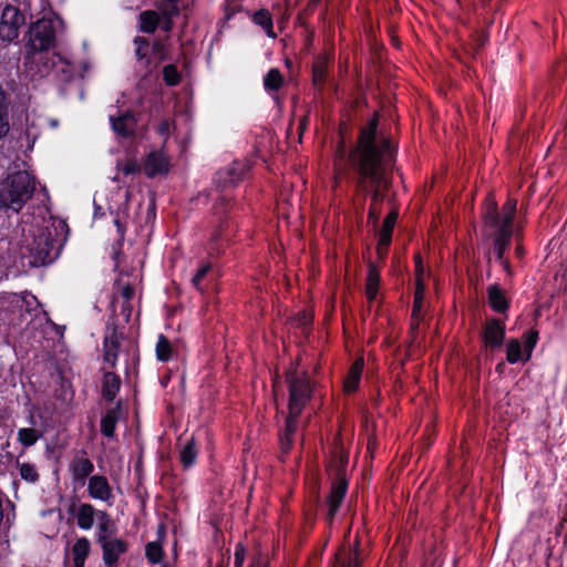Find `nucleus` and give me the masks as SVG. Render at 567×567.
Returning a JSON list of instances; mask_svg holds the SVG:
<instances>
[{"instance_id":"obj_18","label":"nucleus","mask_w":567,"mask_h":567,"mask_svg":"<svg viewBox=\"0 0 567 567\" xmlns=\"http://www.w3.org/2000/svg\"><path fill=\"white\" fill-rule=\"evenodd\" d=\"M95 540L100 545L106 540L116 538V525L106 512H99Z\"/></svg>"},{"instance_id":"obj_29","label":"nucleus","mask_w":567,"mask_h":567,"mask_svg":"<svg viewBox=\"0 0 567 567\" xmlns=\"http://www.w3.org/2000/svg\"><path fill=\"white\" fill-rule=\"evenodd\" d=\"M285 79L278 69H270L264 76L266 91H278L284 85Z\"/></svg>"},{"instance_id":"obj_57","label":"nucleus","mask_w":567,"mask_h":567,"mask_svg":"<svg viewBox=\"0 0 567 567\" xmlns=\"http://www.w3.org/2000/svg\"><path fill=\"white\" fill-rule=\"evenodd\" d=\"M162 567H167V566H162Z\"/></svg>"},{"instance_id":"obj_26","label":"nucleus","mask_w":567,"mask_h":567,"mask_svg":"<svg viewBox=\"0 0 567 567\" xmlns=\"http://www.w3.org/2000/svg\"><path fill=\"white\" fill-rule=\"evenodd\" d=\"M488 301L494 311L505 312L508 308L507 299L504 291L497 286H489L487 289Z\"/></svg>"},{"instance_id":"obj_13","label":"nucleus","mask_w":567,"mask_h":567,"mask_svg":"<svg viewBox=\"0 0 567 567\" xmlns=\"http://www.w3.org/2000/svg\"><path fill=\"white\" fill-rule=\"evenodd\" d=\"M505 338V322L499 319L487 320L483 329L485 347L499 349Z\"/></svg>"},{"instance_id":"obj_25","label":"nucleus","mask_w":567,"mask_h":567,"mask_svg":"<svg viewBox=\"0 0 567 567\" xmlns=\"http://www.w3.org/2000/svg\"><path fill=\"white\" fill-rule=\"evenodd\" d=\"M140 31L144 33H154L161 23V14L154 10H145L140 13Z\"/></svg>"},{"instance_id":"obj_38","label":"nucleus","mask_w":567,"mask_h":567,"mask_svg":"<svg viewBox=\"0 0 567 567\" xmlns=\"http://www.w3.org/2000/svg\"><path fill=\"white\" fill-rule=\"evenodd\" d=\"M163 78L167 85H177L181 81V75L174 64H168L163 69Z\"/></svg>"},{"instance_id":"obj_45","label":"nucleus","mask_w":567,"mask_h":567,"mask_svg":"<svg viewBox=\"0 0 567 567\" xmlns=\"http://www.w3.org/2000/svg\"><path fill=\"white\" fill-rule=\"evenodd\" d=\"M488 40V34L485 30H478L473 35V49L478 51L482 49Z\"/></svg>"},{"instance_id":"obj_27","label":"nucleus","mask_w":567,"mask_h":567,"mask_svg":"<svg viewBox=\"0 0 567 567\" xmlns=\"http://www.w3.org/2000/svg\"><path fill=\"white\" fill-rule=\"evenodd\" d=\"M380 284V274L374 265L369 266L365 284L367 298L372 301L375 299Z\"/></svg>"},{"instance_id":"obj_41","label":"nucleus","mask_w":567,"mask_h":567,"mask_svg":"<svg viewBox=\"0 0 567 567\" xmlns=\"http://www.w3.org/2000/svg\"><path fill=\"white\" fill-rule=\"evenodd\" d=\"M151 54L153 56V61L157 62V65L166 60V47L164 42L156 40L151 44Z\"/></svg>"},{"instance_id":"obj_5","label":"nucleus","mask_w":567,"mask_h":567,"mask_svg":"<svg viewBox=\"0 0 567 567\" xmlns=\"http://www.w3.org/2000/svg\"><path fill=\"white\" fill-rule=\"evenodd\" d=\"M61 245L49 228H37L31 239L27 238L22 247V257L31 267L45 266L53 262L60 254Z\"/></svg>"},{"instance_id":"obj_19","label":"nucleus","mask_w":567,"mask_h":567,"mask_svg":"<svg viewBox=\"0 0 567 567\" xmlns=\"http://www.w3.org/2000/svg\"><path fill=\"white\" fill-rule=\"evenodd\" d=\"M168 158L163 152H151L144 165V172L148 177H154L168 172Z\"/></svg>"},{"instance_id":"obj_12","label":"nucleus","mask_w":567,"mask_h":567,"mask_svg":"<svg viewBox=\"0 0 567 567\" xmlns=\"http://www.w3.org/2000/svg\"><path fill=\"white\" fill-rule=\"evenodd\" d=\"M100 547L104 565L106 567H118L120 557L127 551L128 544L116 537L100 544Z\"/></svg>"},{"instance_id":"obj_17","label":"nucleus","mask_w":567,"mask_h":567,"mask_svg":"<svg viewBox=\"0 0 567 567\" xmlns=\"http://www.w3.org/2000/svg\"><path fill=\"white\" fill-rule=\"evenodd\" d=\"M244 173V166L238 163H234L231 166L223 168L217 172L215 176V183L220 188H229L237 185L241 181Z\"/></svg>"},{"instance_id":"obj_2","label":"nucleus","mask_w":567,"mask_h":567,"mask_svg":"<svg viewBox=\"0 0 567 567\" xmlns=\"http://www.w3.org/2000/svg\"><path fill=\"white\" fill-rule=\"evenodd\" d=\"M516 207L517 200L509 198L501 212L497 210L496 203L492 202L486 206L484 213L486 236L493 240L498 261H503L504 254L511 244Z\"/></svg>"},{"instance_id":"obj_42","label":"nucleus","mask_w":567,"mask_h":567,"mask_svg":"<svg viewBox=\"0 0 567 567\" xmlns=\"http://www.w3.org/2000/svg\"><path fill=\"white\" fill-rule=\"evenodd\" d=\"M424 290H425L424 282L419 280L416 288H415V293H414V303H413V311H412L413 317L419 316V312L421 310L423 299H424Z\"/></svg>"},{"instance_id":"obj_1","label":"nucleus","mask_w":567,"mask_h":567,"mask_svg":"<svg viewBox=\"0 0 567 567\" xmlns=\"http://www.w3.org/2000/svg\"><path fill=\"white\" fill-rule=\"evenodd\" d=\"M378 118L374 116L367 127L361 128L358 145L351 153L352 165L358 173L357 188L371 194L369 218L377 221L379 204L383 200L382 189L389 187L388 171L394 162V148L384 137H377Z\"/></svg>"},{"instance_id":"obj_34","label":"nucleus","mask_w":567,"mask_h":567,"mask_svg":"<svg viewBox=\"0 0 567 567\" xmlns=\"http://www.w3.org/2000/svg\"><path fill=\"white\" fill-rule=\"evenodd\" d=\"M506 359L509 363H517L523 359L522 343L518 339H511L507 343Z\"/></svg>"},{"instance_id":"obj_8","label":"nucleus","mask_w":567,"mask_h":567,"mask_svg":"<svg viewBox=\"0 0 567 567\" xmlns=\"http://www.w3.org/2000/svg\"><path fill=\"white\" fill-rule=\"evenodd\" d=\"M348 489V482L341 475H339L331 485V491L327 497V520L331 524L334 519L336 514L342 504Z\"/></svg>"},{"instance_id":"obj_31","label":"nucleus","mask_w":567,"mask_h":567,"mask_svg":"<svg viewBox=\"0 0 567 567\" xmlns=\"http://www.w3.org/2000/svg\"><path fill=\"white\" fill-rule=\"evenodd\" d=\"M156 358L159 361L166 362L168 361L173 355V347L171 341L163 334L158 336L157 342H156Z\"/></svg>"},{"instance_id":"obj_32","label":"nucleus","mask_w":567,"mask_h":567,"mask_svg":"<svg viewBox=\"0 0 567 567\" xmlns=\"http://www.w3.org/2000/svg\"><path fill=\"white\" fill-rule=\"evenodd\" d=\"M40 437L41 433L34 429L23 427L18 431V441L24 447L34 445Z\"/></svg>"},{"instance_id":"obj_22","label":"nucleus","mask_w":567,"mask_h":567,"mask_svg":"<svg viewBox=\"0 0 567 567\" xmlns=\"http://www.w3.org/2000/svg\"><path fill=\"white\" fill-rule=\"evenodd\" d=\"M395 220H396V214L390 213L383 221V226H382V230H381L380 239H379V245H378V251L380 255L386 252V249L391 243L392 231H393Z\"/></svg>"},{"instance_id":"obj_35","label":"nucleus","mask_w":567,"mask_h":567,"mask_svg":"<svg viewBox=\"0 0 567 567\" xmlns=\"http://www.w3.org/2000/svg\"><path fill=\"white\" fill-rule=\"evenodd\" d=\"M212 265L209 262L203 264L192 278L193 286L200 292H204L203 282L209 276Z\"/></svg>"},{"instance_id":"obj_9","label":"nucleus","mask_w":567,"mask_h":567,"mask_svg":"<svg viewBox=\"0 0 567 567\" xmlns=\"http://www.w3.org/2000/svg\"><path fill=\"white\" fill-rule=\"evenodd\" d=\"M72 481L75 485L84 486L86 478L92 476L94 471L93 462L85 452L76 454L69 464Z\"/></svg>"},{"instance_id":"obj_10","label":"nucleus","mask_w":567,"mask_h":567,"mask_svg":"<svg viewBox=\"0 0 567 567\" xmlns=\"http://www.w3.org/2000/svg\"><path fill=\"white\" fill-rule=\"evenodd\" d=\"M133 47L138 70L144 71L146 74L151 73L157 66V62L153 61L150 41L144 37L137 35L133 39Z\"/></svg>"},{"instance_id":"obj_24","label":"nucleus","mask_w":567,"mask_h":567,"mask_svg":"<svg viewBox=\"0 0 567 567\" xmlns=\"http://www.w3.org/2000/svg\"><path fill=\"white\" fill-rule=\"evenodd\" d=\"M363 365H364L363 359L358 358L350 367V370L344 380V390L347 392H353L358 389L359 382L361 379V374H362V370H363Z\"/></svg>"},{"instance_id":"obj_53","label":"nucleus","mask_w":567,"mask_h":567,"mask_svg":"<svg viewBox=\"0 0 567 567\" xmlns=\"http://www.w3.org/2000/svg\"><path fill=\"white\" fill-rule=\"evenodd\" d=\"M114 224H115V226H116L118 237H120V238H123V237H124V233H125V227H124V225L121 223V220H120L118 218H115V219H114Z\"/></svg>"},{"instance_id":"obj_51","label":"nucleus","mask_w":567,"mask_h":567,"mask_svg":"<svg viewBox=\"0 0 567 567\" xmlns=\"http://www.w3.org/2000/svg\"><path fill=\"white\" fill-rule=\"evenodd\" d=\"M169 122L167 120H163L157 126V132L161 135H167L169 133Z\"/></svg>"},{"instance_id":"obj_54","label":"nucleus","mask_w":567,"mask_h":567,"mask_svg":"<svg viewBox=\"0 0 567 567\" xmlns=\"http://www.w3.org/2000/svg\"><path fill=\"white\" fill-rule=\"evenodd\" d=\"M306 124H307V118L303 117L302 121L300 122L299 126H298V130H299L300 134H302L303 131L306 130Z\"/></svg>"},{"instance_id":"obj_43","label":"nucleus","mask_w":567,"mask_h":567,"mask_svg":"<svg viewBox=\"0 0 567 567\" xmlns=\"http://www.w3.org/2000/svg\"><path fill=\"white\" fill-rule=\"evenodd\" d=\"M134 287L131 284H120L117 296L114 301H118L120 299L124 302H130L134 297Z\"/></svg>"},{"instance_id":"obj_14","label":"nucleus","mask_w":567,"mask_h":567,"mask_svg":"<svg viewBox=\"0 0 567 567\" xmlns=\"http://www.w3.org/2000/svg\"><path fill=\"white\" fill-rule=\"evenodd\" d=\"M122 336L117 333L115 328H109L104 337V363L112 369L116 365L118 350L121 347Z\"/></svg>"},{"instance_id":"obj_37","label":"nucleus","mask_w":567,"mask_h":567,"mask_svg":"<svg viewBox=\"0 0 567 567\" xmlns=\"http://www.w3.org/2000/svg\"><path fill=\"white\" fill-rule=\"evenodd\" d=\"M39 307L40 302L38 301L35 296H33L30 292L22 293L20 305L21 309H23L25 312L32 313L35 312Z\"/></svg>"},{"instance_id":"obj_16","label":"nucleus","mask_w":567,"mask_h":567,"mask_svg":"<svg viewBox=\"0 0 567 567\" xmlns=\"http://www.w3.org/2000/svg\"><path fill=\"white\" fill-rule=\"evenodd\" d=\"M87 493L93 499L110 502L113 497L107 478L103 475H92L87 482Z\"/></svg>"},{"instance_id":"obj_28","label":"nucleus","mask_w":567,"mask_h":567,"mask_svg":"<svg viewBox=\"0 0 567 567\" xmlns=\"http://www.w3.org/2000/svg\"><path fill=\"white\" fill-rule=\"evenodd\" d=\"M328 69V59L326 56H318L312 65V81L316 86H322Z\"/></svg>"},{"instance_id":"obj_40","label":"nucleus","mask_w":567,"mask_h":567,"mask_svg":"<svg viewBox=\"0 0 567 567\" xmlns=\"http://www.w3.org/2000/svg\"><path fill=\"white\" fill-rule=\"evenodd\" d=\"M524 352L526 353L525 360H528L538 340V332L536 330H529L524 334Z\"/></svg>"},{"instance_id":"obj_50","label":"nucleus","mask_w":567,"mask_h":567,"mask_svg":"<svg viewBox=\"0 0 567 567\" xmlns=\"http://www.w3.org/2000/svg\"><path fill=\"white\" fill-rule=\"evenodd\" d=\"M161 16L163 17L164 21L162 23V29L163 31L165 32H169L173 28V18L175 16H166V14H162Z\"/></svg>"},{"instance_id":"obj_11","label":"nucleus","mask_w":567,"mask_h":567,"mask_svg":"<svg viewBox=\"0 0 567 567\" xmlns=\"http://www.w3.org/2000/svg\"><path fill=\"white\" fill-rule=\"evenodd\" d=\"M76 519L79 528L89 530L93 527L94 520L97 519L99 509H95L89 503H72L68 511Z\"/></svg>"},{"instance_id":"obj_23","label":"nucleus","mask_w":567,"mask_h":567,"mask_svg":"<svg viewBox=\"0 0 567 567\" xmlns=\"http://www.w3.org/2000/svg\"><path fill=\"white\" fill-rule=\"evenodd\" d=\"M91 550V543L86 537H80L72 546V558L74 567H84L85 560Z\"/></svg>"},{"instance_id":"obj_33","label":"nucleus","mask_w":567,"mask_h":567,"mask_svg":"<svg viewBox=\"0 0 567 567\" xmlns=\"http://www.w3.org/2000/svg\"><path fill=\"white\" fill-rule=\"evenodd\" d=\"M254 22L260 25L267 33V35L275 38L276 34L272 29V19L267 10H260L254 14Z\"/></svg>"},{"instance_id":"obj_36","label":"nucleus","mask_w":567,"mask_h":567,"mask_svg":"<svg viewBox=\"0 0 567 567\" xmlns=\"http://www.w3.org/2000/svg\"><path fill=\"white\" fill-rule=\"evenodd\" d=\"M19 471L20 476L29 483H35L39 480L37 467L31 463L19 464Z\"/></svg>"},{"instance_id":"obj_39","label":"nucleus","mask_w":567,"mask_h":567,"mask_svg":"<svg viewBox=\"0 0 567 567\" xmlns=\"http://www.w3.org/2000/svg\"><path fill=\"white\" fill-rule=\"evenodd\" d=\"M146 557L152 564L159 563L163 557L162 546L156 542L148 543L146 545Z\"/></svg>"},{"instance_id":"obj_20","label":"nucleus","mask_w":567,"mask_h":567,"mask_svg":"<svg viewBox=\"0 0 567 567\" xmlns=\"http://www.w3.org/2000/svg\"><path fill=\"white\" fill-rule=\"evenodd\" d=\"M121 417V401L116 406L109 409L101 420V433L106 437H113L115 427Z\"/></svg>"},{"instance_id":"obj_48","label":"nucleus","mask_w":567,"mask_h":567,"mask_svg":"<svg viewBox=\"0 0 567 567\" xmlns=\"http://www.w3.org/2000/svg\"><path fill=\"white\" fill-rule=\"evenodd\" d=\"M121 169L125 175H131L138 171V165L134 161H127Z\"/></svg>"},{"instance_id":"obj_4","label":"nucleus","mask_w":567,"mask_h":567,"mask_svg":"<svg viewBox=\"0 0 567 567\" xmlns=\"http://www.w3.org/2000/svg\"><path fill=\"white\" fill-rule=\"evenodd\" d=\"M35 190V178L27 171L11 174L0 186L2 208L19 213Z\"/></svg>"},{"instance_id":"obj_30","label":"nucleus","mask_w":567,"mask_h":567,"mask_svg":"<svg viewBox=\"0 0 567 567\" xmlns=\"http://www.w3.org/2000/svg\"><path fill=\"white\" fill-rule=\"evenodd\" d=\"M179 457L185 468L190 467L195 463L197 457V449L193 437L183 446L179 453Z\"/></svg>"},{"instance_id":"obj_55","label":"nucleus","mask_w":567,"mask_h":567,"mask_svg":"<svg viewBox=\"0 0 567 567\" xmlns=\"http://www.w3.org/2000/svg\"><path fill=\"white\" fill-rule=\"evenodd\" d=\"M499 262L503 265L505 270L509 271V262L505 258H503V261Z\"/></svg>"},{"instance_id":"obj_46","label":"nucleus","mask_w":567,"mask_h":567,"mask_svg":"<svg viewBox=\"0 0 567 567\" xmlns=\"http://www.w3.org/2000/svg\"><path fill=\"white\" fill-rule=\"evenodd\" d=\"M244 559H245V549L240 544H238L235 549V561H234L235 567H243Z\"/></svg>"},{"instance_id":"obj_21","label":"nucleus","mask_w":567,"mask_h":567,"mask_svg":"<svg viewBox=\"0 0 567 567\" xmlns=\"http://www.w3.org/2000/svg\"><path fill=\"white\" fill-rule=\"evenodd\" d=\"M121 388V379L112 371H106L102 380V395L107 401H113Z\"/></svg>"},{"instance_id":"obj_44","label":"nucleus","mask_w":567,"mask_h":567,"mask_svg":"<svg viewBox=\"0 0 567 567\" xmlns=\"http://www.w3.org/2000/svg\"><path fill=\"white\" fill-rule=\"evenodd\" d=\"M178 1L179 0H165L162 4L158 6L161 13L166 16H178Z\"/></svg>"},{"instance_id":"obj_6","label":"nucleus","mask_w":567,"mask_h":567,"mask_svg":"<svg viewBox=\"0 0 567 567\" xmlns=\"http://www.w3.org/2000/svg\"><path fill=\"white\" fill-rule=\"evenodd\" d=\"M29 47L32 52L48 51L55 45V25L51 19L42 18L31 24Z\"/></svg>"},{"instance_id":"obj_47","label":"nucleus","mask_w":567,"mask_h":567,"mask_svg":"<svg viewBox=\"0 0 567 567\" xmlns=\"http://www.w3.org/2000/svg\"><path fill=\"white\" fill-rule=\"evenodd\" d=\"M340 567H359L358 553L349 554L348 559H341Z\"/></svg>"},{"instance_id":"obj_56","label":"nucleus","mask_w":567,"mask_h":567,"mask_svg":"<svg viewBox=\"0 0 567 567\" xmlns=\"http://www.w3.org/2000/svg\"><path fill=\"white\" fill-rule=\"evenodd\" d=\"M250 567H262L260 561H255L250 565Z\"/></svg>"},{"instance_id":"obj_7","label":"nucleus","mask_w":567,"mask_h":567,"mask_svg":"<svg viewBox=\"0 0 567 567\" xmlns=\"http://www.w3.org/2000/svg\"><path fill=\"white\" fill-rule=\"evenodd\" d=\"M24 23L25 17L23 12L16 6L7 3L0 17V40L4 43L13 42L18 39L20 29Z\"/></svg>"},{"instance_id":"obj_3","label":"nucleus","mask_w":567,"mask_h":567,"mask_svg":"<svg viewBox=\"0 0 567 567\" xmlns=\"http://www.w3.org/2000/svg\"><path fill=\"white\" fill-rule=\"evenodd\" d=\"M286 381L289 389V412L286 419L285 431L280 434V446L285 453H287L291 446L292 436L297 431L298 417L309 402L312 393V383L306 374L290 371L287 373Z\"/></svg>"},{"instance_id":"obj_15","label":"nucleus","mask_w":567,"mask_h":567,"mask_svg":"<svg viewBox=\"0 0 567 567\" xmlns=\"http://www.w3.org/2000/svg\"><path fill=\"white\" fill-rule=\"evenodd\" d=\"M110 122L113 131L122 137H131L135 133L137 120L134 113L126 111L117 116L110 115Z\"/></svg>"},{"instance_id":"obj_49","label":"nucleus","mask_w":567,"mask_h":567,"mask_svg":"<svg viewBox=\"0 0 567 567\" xmlns=\"http://www.w3.org/2000/svg\"><path fill=\"white\" fill-rule=\"evenodd\" d=\"M415 272H416V284L419 282V280L423 281L422 276L424 272V267H423L420 256L415 257Z\"/></svg>"},{"instance_id":"obj_52","label":"nucleus","mask_w":567,"mask_h":567,"mask_svg":"<svg viewBox=\"0 0 567 567\" xmlns=\"http://www.w3.org/2000/svg\"><path fill=\"white\" fill-rule=\"evenodd\" d=\"M122 316L125 318V320H128L132 313V306L130 302L122 301Z\"/></svg>"}]
</instances>
